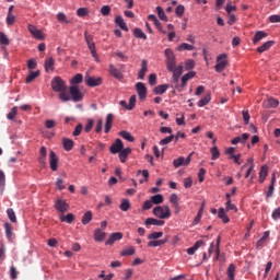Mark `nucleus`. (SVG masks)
<instances>
[{"instance_id": "1", "label": "nucleus", "mask_w": 280, "mask_h": 280, "mask_svg": "<svg viewBox=\"0 0 280 280\" xmlns=\"http://www.w3.org/2000/svg\"><path fill=\"white\" fill-rule=\"evenodd\" d=\"M50 86L55 93H59V100L61 102H71V96L67 92V82L60 77L52 78Z\"/></svg>"}, {"instance_id": "2", "label": "nucleus", "mask_w": 280, "mask_h": 280, "mask_svg": "<svg viewBox=\"0 0 280 280\" xmlns=\"http://www.w3.org/2000/svg\"><path fill=\"white\" fill-rule=\"evenodd\" d=\"M153 215L160 218V220H170L172 218V210H170V206H156L153 209Z\"/></svg>"}, {"instance_id": "3", "label": "nucleus", "mask_w": 280, "mask_h": 280, "mask_svg": "<svg viewBox=\"0 0 280 280\" xmlns=\"http://www.w3.org/2000/svg\"><path fill=\"white\" fill-rule=\"evenodd\" d=\"M165 58H166V68L167 71H174L176 67V55H174V50L171 48H166L164 50Z\"/></svg>"}, {"instance_id": "4", "label": "nucleus", "mask_w": 280, "mask_h": 280, "mask_svg": "<svg viewBox=\"0 0 280 280\" xmlns=\"http://www.w3.org/2000/svg\"><path fill=\"white\" fill-rule=\"evenodd\" d=\"M226 58V54H221L217 57V65L214 67L217 73H222V71L226 69V65H229V60Z\"/></svg>"}, {"instance_id": "5", "label": "nucleus", "mask_w": 280, "mask_h": 280, "mask_svg": "<svg viewBox=\"0 0 280 280\" xmlns=\"http://www.w3.org/2000/svg\"><path fill=\"white\" fill-rule=\"evenodd\" d=\"M171 73H173L171 86L172 89H176V86H179L178 82L180 80V75H183V66H178L177 68L173 69Z\"/></svg>"}, {"instance_id": "6", "label": "nucleus", "mask_w": 280, "mask_h": 280, "mask_svg": "<svg viewBox=\"0 0 280 280\" xmlns=\"http://www.w3.org/2000/svg\"><path fill=\"white\" fill-rule=\"evenodd\" d=\"M196 77V72L190 71L182 77V84L175 85L176 91L179 93L183 92V90L187 86V82Z\"/></svg>"}, {"instance_id": "7", "label": "nucleus", "mask_w": 280, "mask_h": 280, "mask_svg": "<svg viewBox=\"0 0 280 280\" xmlns=\"http://www.w3.org/2000/svg\"><path fill=\"white\" fill-rule=\"evenodd\" d=\"M69 91H70V100L74 101V102H82L83 100V95H82V92L80 91V88H78V85H71L69 88Z\"/></svg>"}, {"instance_id": "8", "label": "nucleus", "mask_w": 280, "mask_h": 280, "mask_svg": "<svg viewBox=\"0 0 280 280\" xmlns=\"http://www.w3.org/2000/svg\"><path fill=\"white\" fill-rule=\"evenodd\" d=\"M136 91L138 93L139 100L142 102L148 97V88H145V84L143 82H138L136 84Z\"/></svg>"}, {"instance_id": "9", "label": "nucleus", "mask_w": 280, "mask_h": 280, "mask_svg": "<svg viewBox=\"0 0 280 280\" xmlns=\"http://www.w3.org/2000/svg\"><path fill=\"white\" fill-rule=\"evenodd\" d=\"M28 32L32 34L33 38H36V40H44L45 34H43V31L38 30L36 26L28 24Z\"/></svg>"}, {"instance_id": "10", "label": "nucleus", "mask_w": 280, "mask_h": 280, "mask_svg": "<svg viewBox=\"0 0 280 280\" xmlns=\"http://www.w3.org/2000/svg\"><path fill=\"white\" fill-rule=\"evenodd\" d=\"M55 209L59 213H67L69 211V203L66 200L57 199L55 202Z\"/></svg>"}, {"instance_id": "11", "label": "nucleus", "mask_w": 280, "mask_h": 280, "mask_svg": "<svg viewBox=\"0 0 280 280\" xmlns=\"http://www.w3.org/2000/svg\"><path fill=\"white\" fill-rule=\"evenodd\" d=\"M124 148V141L121 139L117 138L114 143L109 148V152L112 154H119Z\"/></svg>"}, {"instance_id": "12", "label": "nucleus", "mask_w": 280, "mask_h": 280, "mask_svg": "<svg viewBox=\"0 0 280 280\" xmlns=\"http://www.w3.org/2000/svg\"><path fill=\"white\" fill-rule=\"evenodd\" d=\"M59 159L58 155H56V152L50 151L49 153V165H50V170L52 172H58V163H59Z\"/></svg>"}, {"instance_id": "13", "label": "nucleus", "mask_w": 280, "mask_h": 280, "mask_svg": "<svg viewBox=\"0 0 280 280\" xmlns=\"http://www.w3.org/2000/svg\"><path fill=\"white\" fill-rule=\"evenodd\" d=\"M124 237L121 232L112 233L109 238L105 242L106 246H113L115 242H119Z\"/></svg>"}, {"instance_id": "14", "label": "nucleus", "mask_w": 280, "mask_h": 280, "mask_svg": "<svg viewBox=\"0 0 280 280\" xmlns=\"http://www.w3.org/2000/svg\"><path fill=\"white\" fill-rule=\"evenodd\" d=\"M191 163V154L187 156V159H184L183 156H179L178 159L173 161L174 167H180L183 165H189Z\"/></svg>"}, {"instance_id": "15", "label": "nucleus", "mask_w": 280, "mask_h": 280, "mask_svg": "<svg viewBox=\"0 0 280 280\" xmlns=\"http://www.w3.org/2000/svg\"><path fill=\"white\" fill-rule=\"evenodd\" d=\"M85 84L86 86H100L102 84V78H95V77H85Z\"/></svg>"}, {"instance_id": "16", "label": "nucleus", "mask_w": 280, "mask_h": 280, "mask_svg": "<svg viewBox=\"0 0 280 280\" xmlns=\"http://www.w3.org/2000/svg\"><path fill=\"white\" fill-rule=\"evenodd\" d=\"M108 72H109L110 75H113V78H115L116 80H124V73H121V70L117 69L115 66L109 65Z\"/></svg>"}, {"instance_id": "17", "label": "nucleus", "mask_w": 280, "mask_h": 280, "mask_svg": "<svg viewBox=\"0 0 280 280\" xmlns=\"http://www.w3.org/2000/svg\"><path fill=\"white\" fill-rule=\"evenodd\" d=\"M38 163L42 165V167H45V165H47V148L45 147H40L39 149Z\"/></svg>"}, {"instance_id": "18", "label": "nucleus", "mask_w": 280, "mask_h": 280, "mask_svg": "<svg viewBox=\"0 0 280 280\" xmlns=\"http://www.w3.org/2000/svg\"><path fill=\"white\" fill-rule=\"evenodd\" d=\"M145 73H148V60L142 59L141 68L138 72V79L139 80H145Z\"/></svg>"}, {"instance_id": "19", "label": "nucleus", "mask_w": 280, "mask_h": 280, "mask_svg": "<svg viewBox=\"0 0 280 280\" xmlns=\"http://www.w3.org/2000/svg\"><path fill=\"white\" fill-rule=\"evenodd\" d=\"M149 21H152L153 25L156 27L159 32H161L162 34H167V32L163 30V26L161 25V22L159 21L156 15L154 14L149 15Z\"/></svg>"}, {"instance_id": "20", "label": "nucleus", "mask_w": 280, "mask_h": 280, "mask_svg": "<svg viewBox=\"0 0 280 280\" xmlns=\"http://www.w3.org/2000/svg\"><path fill=\"white\" fill-rule=\"evenodd\" d=\"M145 226H163L165 224V221L163 220H158L154 218H148L144 221Z\"/></svg>"}, {"instance_id": "21", "label": "nucleus", "mask_w": 280, "mask_h": 280, "mask_svg": "<svg viewBox=\"0 0 280 280\" xmlns=\"http://www.w3.org/2000/svg\"><path fill=\"white\" fill-rule=\"evenodd\" d=\"M119 159H120V163H126L128 156H130V154H132V149L130 148H126V149H121L120 152L118 153Z\"/></svg>"}, {"instance_id": "22", "label": "nucleus", "mask_w": 280, "mask_h": 280, "mask_svg": "<svg viewBox=\"0 0 280 280\" xmlns=\"http://www.w3.org/2000/svg\"><path fill=\"white\" fill-rule=\"evenodd\" d=\"M113 119H115V116L113 114H107L104 128L105 135H108V132H110V128H113Z\"/></svg>"}, {"instance_id": "23", "label": "nucleus", "mask_w": 280, "mask_h": 280, "mask_svg": "<svg viewBox=\"0 0 280 280\" xmlns=\"http://www.w3.org/2000/svg\"><path fill=\"white\" fill-rule=\"evenodd\" d=\"M248 137H250V135L248 133H243L242 136H238L234 139L231 140V143L233 145H237V143H246V141H248Z\"/></svg>"}, {"instance_id": "24", "label": "nucleus", "mask_w": 280, "mask_h": 280, "mask_svg": "<svg viewBox=\"0 0 280 280\" xmlns=\"http://www.w3.org/2000/svg\"><path fill=\"white\" fill-rule=\"evenodd\" d=\"M168 240H170V236H166L164 240L150 241L148 243V246L150 248H156L158 246H163L164 244H167Z\"/></svg>"}, {"instance_id": "25", "label": "nucleus", "mask_w": 280, "mask_h": 280, "mask_svg": "<svg viewBox=\"0 0 280 280\" xmlns=\"http://www.w3.org/2000/svg\"><path fill=\"white\" fill-rule=\"evenodd\" d=\"M55 65H56V61L54 60L52 57L46 58V59H45V63H44L45 71H46L47 73H49V71H54Z\"/></svg>"}, {"instance_id": "26", "label": "nucleus", "mask_w": 280, "mask_h": 280, "mask_svg": "<svg viewBox=\"0 0 280 280\" xmlns=\"http://www.w3.org/2000/svg\"><path fill=\"white\" fill-rule=\"evenodd\" d=\"M218 218L222 220L223 224H229V222H231V219H229V215H226V211L224 210V208L219 209Z\"/></svg>"}, {"instance_id": "27", "label": "nucleus", "mask_w": 280, "mask_h": 280, "mask_svg": "<svg viewBox=\"0 0 280 280\" xmlns=\"http://www.w3.org/2000/svg\"><path fill=\"white\" fill-rule=\"evenodd\" d=\"M94 240L95 242H104V240H106V232H103L100 229H96L94 231Z\"/></svg>"}, {"instance_id": "28", "label": "nucleus", "mask_w": 280, "mask_h": 280, "mask_svg": "<svg viewBox=\"0 0 280 280\" xmlns=\"http://www.w3.org/2000/svg\"><path fill=\"white\" fill-rule=\"evenodd\" d=\"M115 23L116 25H118V27H120V30H124V32H128V25L126 24L121 15L116 16Z\"/></svg>"}, {"instance_id": "29", "label": "nucleus", "mask_w": 280, "mask_h": 280, "mask_svg": "<svg viewBox=\"0 0 280 280\" xmlns=\"http://www.w3.org/2000/svg\"><path fill=\"white\" fill-rule=\"evenodd\" d=\"M266 36H268V34L264 31L256 32V34L253 38L254 45H257V43H259L260 40H264V38H266Z\"/></svg>"}, {"instance_id": "30", "label": "nucleus", "mask_w": 280, "mask_h": 280, "mask_svg": "<svg viewBox=\"0 0 280 280\" xmlns=\"http://www.w3.org/2000/svg\"><path fill=\"white\" fill-rule=\"evenodd\" d=\"M272 45H275V42H272V40L266 42L260 47L257 48V52L264 54V51H268V49H270V47H272Z\"/></svg>"}, {"instance_id": "31", "label": "nucleus", "mask_w": 280, "mask_h": 280, "mask_svg": "<svg viewBox=\"0 0 280 280\" xmlns=\"http://www.w3.org/2000/svg\"><path fill=\"white\" fill-rule=\"evenodd\" d=\"M167 89H170V85L167 84L158 85L154 88L153 93L155 95H163V93H165Z\"/></svg>"}, {"instance_id": "32", "label": "nucleus", "mask_w": 280, "mask_h": 280, "mask_svg": "<svg viewBox=\"0 0 280 280\" xmlns=\"http://www.w3.org/2000/svg\"><path fill=\"white\" fill-rule=\"evenodd\" d=\"M62 143H63V149L66 150V152H71V150H73V140L63 138Z\"/></svg>"}, {"instance_id": "33", "label": "nucleus", "mask_w": 280, "mask_h": 280, "mask_svg": "<svg viewBox=\"0 0 280 280\" xmlns=\"http://www.w3.org/2000/svg\"><path fill=\"white\" fill-rule=\"evenodd\" d=\"M267 176H268V166H261L259 171V177H258L259 183H264Z\"/></svg>"}, {"instance_id": "34", "label": "nucleus", "mask_w": 280, "mask_h": 280, "mask_svg": "<svg viewBox=\"0 0 280 280\" xmlns=\"http://www.w3.org/2000/svg\"><path fill=\"white\" fill-rule=\"evenodd\" d=\"M73 220H75V215L73 213H68L67 215H60V222H67V224H72Z\"/></svg>"}, {"instance_id": "35", "label": "nucleus", "mask_w": 280, "mask_h": 280, "mask_svg": "<svg viewBox=\"0 0 280 280\" xmlns=\"http://www.w3.org/2000/svg\"><path fill=\"white\" fill-rule=\"evenodd\" d=\"M226 275H228L229 280H235V265L234 264L229 265Z\"/></svg>"}, {"instance_id": "36", "label": "nucleus", "mask_w": 280, "mask_h": 280, "mask_svg": "<svg viewBox=\"0 0 280 280\" xmlns=\"http://www.w3.org/2000/svg\"><path fill=\"white\" fill-rule=\"evenodd\" d=\"M119 137L125 139V141H129V143H133V141H135V137H132V133H130L128 131H120Z\"/></svg>"}, {"instance_id": "37", "label": "nucleus", "mask_w": 280, "mask_h": 280, "mask_svg": "<svg viewBox=\"0 0 280 280\" xmlns=\"http://www.w3.org/2000/svg\"><path fill=\"white\" fill-rule=\"evenodd\" d=\"M194 45L187 43H183L177 47L178 51H194Z\"/></svg>"}, {"instance_id": "38", "label": "nucleus", "mask_w": 280, "mask_h": 280, "mask_svg": "<svg viewBox=\"0 0 280 280\" xmlns=\"http://www.w3.org/2000/svg\"><path fill=\"white\" fill-rule=\"evenodd\" d=\"M40 75V71H31L30 74L26 77V84L34 82L36 78Z\"/></svg>"}, {"instance_id": "39", "label": "nucleus", "mask_w": 280, "mask_h": 280, "mask_svg": "<svg viewBox=\"0 0 280 280\" xmlns=\"http://www.w3.org/2000/svg\"><path fill=\"white\" fill-rule=\"evenodd\" d=\"M82 80H84V77L82 73H78L71 79L70 84H72V86H75V84H82Z\"/></svg>"}, {"instance_id": "40", "label": "nucleus", "mask_w": 280, "mask_h": 280, "mask_svg": "<svg viewBox=\"0 0 280 280\" xmlns=\"http://www.w3.org/2000/svg\"><path fill=\"white\" fill-rule=\"evenodd\" d=\"M211 102V93H208L203 98H201L198 102V106L199 108H202V106H207V104H209Z\"/></svg>"}, {"instance_id": "41", "label": "nucleus", "mask_w": 280, "mask_h": 280, "mask_svg": "<svg viewBox=\"0 0 280 280\" xmlns=\"http://www.w3.org/2000/svg\"><path fill=\"white\" fill-rule=\"evenodd\" d=\"M57 21H59V23H65L66 25H69V23H71V20L67 19V14L59 12L57 14Z\"/></svg>"}, {"instance_id": "42", "label": "nucleus", "mask_w": 280, "mask_h": 280, "mask_svg": "<svg viewBox=\"0 0 280 280\" xmlns=\"http://www.w3.org/2000/svg\"><path fill=\"white\" fill-rule=\"evenodd\" d=\"M93 220V212L88 211L86 213L83 214L82 217V224L86 225Z\"/></svg>"}, {"instance_id": "43", "label": "nucleus", "mask_w": 280, "mask_h": 280, "mask_svg": "<svg viewBox=\"0 0 280 280\" xmlns=\"http://www.w3.org/2000/svg\"><path fill=\"white\" fill-rule=\"evenodd\" d=\"M133 36H136V38H142V40H148V36L143 31H141V28H135Z\"/></svg>"}, {"instance_id": "44", "label": "nucleus", "mask_w": 280, "mask_h": 280, "mask_svg": "<svg viewBox=\"0 0 280 280\" xmlns=\"http://www.w3.org/2000/svg\"><path fill=\"white\" fill-rule=\"evenodd\" d=\"M18 114H19V107L14 106L11 108L10 113L7 115V119L12 121L14 120Z\"/></svg>"}, {"instance_id": "45", "label": "nucleus", "mask_w": 280, "mask_h": 280, "mask_svg": "<svg viewBox=\"0 0 280 280\" xmlns=\"http://www.w3.org/2000/svg\"><path fill=\"white\" fill-rule=\"evenodd\" d=\"M88 47H89L92 56L95 58V61L100 62V57H97V50L95 49V43L88 44Z\"/></svg>"}, {"instance_id": "46", "label": "nucleus", "mask_w": 280, "mask_h": 280, "mask_svg": "<svg viewBox=\"0 0 280 280\" xmlns=\"http://www.w3.org/2000/svg\"><path fill=\"white\" fill-rule=\"evenodd\" d=\"M210 152L212 161H218V159H220V150L218 149V147H212Z\"/></svg>"}, {"instance_id": "47", "label": "nucleus", "mask_w": 280, "mask_h": 280, "mask_svg": "<svg viewBox=\"0 0 280 280\" xmlns=\"http://www.w3.org/2000/svg\"><path fill=\"white\" fill-rule=\"evenodd\" d=\"M151 201H153V205H163V195H154L150 198Z\"/></svg>"}, {"instance_id": "48", "label": "nucleus", "mask_w": 280, "mask_h": 280, "mask_svg": "<svg viewBox=\"0 0 280 280\" xmlns=\"http://www.w3.org/2000/svg\"><path fill=\"white\" fill-rule=\"evenodd\" d=\"M14 23H16V15H14V14H8L7 15V25L9 26V27H12V25H14Z\"/></svg>"}, {"instance_id": "49", "label": "nucleus", "mask_w": 280, "mask_h": 280, "mask_svg": "<svg viewBox=\"0 0 280 280\" xmlns=\"http://www.w3.org/2000/svg\"><path fill=\"white\" fill-rule=\"evenodd\" d=\"M119 209L120 211H128L130 209V201L128 199H122Z\"/></svg>"}, {"instance_id": "50", "label": "nucleus", "mask_w": 280, "mask_h": 280, "mask_svg": "<svg viewBox=\"0 0 280 280\" xmlns=\"http://www.w3.org/2000/svg\"><path fill=\"white\" fill-rule=\"evenodd\" d=\"M156 12L161 21H167V15L165 14V11L163 10V8L156 7Z\"/></svg>"}, {"instance_id": "51", "label": "nucleus", "mask_w": 280, "mask_h": 280, "mask_svg": "<svg viewBox=\"0 0 280 280\" xmlns=\"http://www.w3.org/2000/svg\"><path fill=\"white\" fill-rule=\"evenodd\" d=\"M7 215H8L9 220H11V222H13V223L16 222V213H14V209L9 208L7 210Z\"/></svg>"}, {"instance_id": "52", "label": "nucleus", "mask_w": 280, "mask_h": 280, "mask_svg": "<svg viewBox=\"0 0 280 280\" xmlns=\"http://www.w3.org/2000/svg\"><path fill=\"white\" fill-rule=\"evenodd\" d=\"M7 238L12 240V224L4 223Z\"/></svg>"}, {"instance_id": "53", "label": "nucleus", "mask_w": 280, "mask_h": 280, "mask_svg": "<svg viewBox=\"0 0 280 280\" xmlns=\"http://www.w3.org/2000/svg\"><path fill=\"white\" fill-rule=\"evenodd\" d=\"M277 106H279V101L277 98H269L267 101L268 108H277Z\"/></svg>"}, {"instance_id": "54", "label": "nucleus", "mask_w": 280, "mask_h": 280, "mask_svg": "<svg viewBox=\"0 0 280 280\" xmlns=\"http://www.w3.org/2000/svg\"><path fill=\"white\" fill-rule=\"evenodd\" d=\"M137 106V95H131L129 98V105H128V110H132Z\"/></svg>"}, {"instance_id": "55", "label": "nucleus", "mask_w": 280, "mask_h": 280, "mask_svg": "<svg viewBox=\"0 0 280 280\" xmlns=\"http://www.w3.org/2000/svg\"><path fill=\"white\" fill-rule=\"evenodd\" d=\"M152 207H154L152 199L147 200L143 202L142 211H149V209H152Z\"/></svg>"}, {"instance_id": "56", "label": "nucleus", "mask_w": 280, "mask_h": 280, "mask_svg": "<svg viewBox=\"0 0 280 280\" xmlns=\"http://www.w3.org/2000/svg\"><path fill=\"white\" fill-rule=\"evenodd\" d=\"M174 141V135H171L160 141L161 145H167L168 143H172Z\"/></svg>"}, {"instance_id": "57", "label": "nucleus", "mask_w": 280, "mask_h": 280, "mask_svg": "<svg viewBox=\"0 0 280 280\" xmlns=\"http://www.w3.org/2000/svg\"><path fill=\"white\" fill-rule=\"evenodd\" d=\"M88 14H89V9H86V8H79L77 10V15L80 18L88 16Z\"/></svg>"}, {"instance_id": "58", "label": "nucleus", "mask_w": 280, "mask_h": 280, "mask_svg": "<svg viewBox=\"0 0 280 280\" xmlns=\"http://www.w3.org/2000/svg\"><path fill=\"white\" fill-rule=\"evenodd\" d=\"M135 254V247H129L127 249H124L120 255L121 257H128L130 255H133Z\"/></svg>"}, {"instance_id": "59", "label": "nucleus", "mask_w": 280, "mask_h": 280, "mask_svg": "<svg viewBox=\"0 0 280 280\" xmlns=\"http://www.w3.org/2000/svg\"><path fill=\"white\" fill-rule=\"evenodd\" d=\"M160 237H163V232H152L149 234L148 240H160Z\"/></svg>"}, {"instance_id": "60", "label": "nucleus", "mask_w": 280, "mask_h": 280, "mask_svg": "<svg viewBox=\"0 0 280 280\" xmlns=\"http://www.w3.org/2000/svg\"><path fill=\"white\" fill-rule=\"evenodd\" d=\"M0 45H10V39L4 33H0Z\"/></svg>"}, {"instance_id": "61", "label": "nucleus", "mask_w": 280, "mask_h": 280, "mask_svg": "<svg viewBox=\"0 0 280 280\" xmlns=\"http://www.w3.org/2000/svg\"><path fill=\"white\" fill-rule=\"evenodd\" d=\"M45 127L48 129V130H51V128H56V120L54 119H48L45 121Z\"/></svg>"}, {"instance_id": "62", "label": "nucleus", "mask_w": 280, "mask_h": 280, "mask_svg": "<svg viewBox=\"0 0 280 280\" xmlns=\"http://www.w3.org/2000/svg\"><path fill=\"white\" fill-rule=\"evenodd\" d=\"M101 14L103 16H108V14H110V7L108 5H104L101 8Z\"/></svg>"}, {"instance_id": "63", "label": "nucleus", "mask_w": 280, "mask_h": 280, "mask_svg": "<svg viewBox=\"0 0 280 280\" xmlns=\"http://www.w3.org/2000/svg\"><path fill=\"white\" fill-rule=\"evenodd\" d=\"M149 84H150V86H155V84H156V75L154 73H151L149 75Z\"/></svg>"}, {"instance_id": "64", "label": "nucleus", "mask_w": 280, "mask_h": 280, "mask_svg": "<svg viewBox=\"0 0 280 280\" xmlns=\"http://www.w3.org/2000/svg\"><path fill=\"white\" fill-rule=\"evenodd\" d=\"M271 218L275 220H280V207L273 210Z\"/></svg>"}]
</instances>
